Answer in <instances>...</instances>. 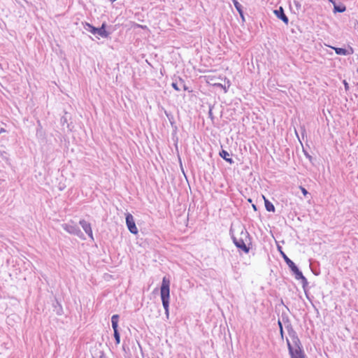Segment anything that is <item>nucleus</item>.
<instances>
[{
    "label": "nucleus",
    "instance_id": "1",
    "mask_svg": "<svg viewBox=\"0 0 358 358\" xmlns=\"http://www.w3.org/2000/svg\"><path fill=\"white\" fill-rule=\"evenodd\" d=\"M287 343L291 358H306L300 340L294 333L289 335Z\"/></svg>",
    "mask_w": 358,
    "mask_h": 358
},
{
    "label": "nucleus",
    "instance_id": "2",
    "mask_svg": "<svg viewBox=\"0 0 358 358\" xmlns=\"http://www.w3.org/2000/svg\"><path fill=\"white\" fill-rule=\"evenodd\" d=\"M170 280L166 277H164L160 288V295L165 313L169 317V299H170Z\"/></svg>",
    "mask_w": 358,
    "mask_h": 358
},
{
    "label": "nucleus",
    "instance_id": "3",
    "mask_svg": "<svg viewBox=\"0 0 358 358\" xmlns=\"http://www.w3.org/2000/svg\"><path fill=\"white\" fill-rule=\"evenodd\" d=\"M233 239L237 248L241 249L245 252H248L249 251V248L247 247L248 236L246 231H242L240 237L234 236Z\"/></svg>",
    "mask_w": 358,
    "mask_h": 358
},
{
    "label": "nucleus",
    "instance_id": "4",
    "mask_svg": "<svg viewBox=\"0 0 358 358\" xmlns=\"http://www.w3.org/2000/svg\"><path fill=\"white\" fill-rule=\"evenodd\" d=\"M282 255L285 262L290 268L292 271L295 274L296 278L306 280L305 277L303 275L302 272L299 270L295 264L291 259H289L284 253H282Z\"/></svg>",
    "mask_w": 358,
    "mask_h": 358
},
{
    "label": "nucleus",
    "instance_id": "5",
    "mask_svg": "<svg viewBox=\"0 0 358 358\" xmlns=\"http://www.w3.org/2000/svg\"><path fill=\"white\" fill-rule=\"evenodd\" d=\"M126 224L129 231L133 234H137L138 231L136 226L134 218L130 213L126 214Z\"/></svg>",
    "mask_w": 358,
    "mask_h": 358
},
{
    "label": "nucleus",
    "instance_id": "6",
    "mask_svg": "<svg viewBox=\"0 0 358 358\" xmlns=\"http://www.w3.org/2000/svg\"><path fill=\"white\" fill-rule=\"evenodd\" d=\"M119 316L117 315H113L111 318L112 327L114 330V337L115 338L116 344L118 345L120 343V336L117 330Z\"/></svg>",
    "mask_w": 358,
    "mask_h": 358
},
{
    "label": "nucleus",
    "instance_id": "7",
    "mask_svg": "<svg viewBox=\"0 0 358 358\" xmlns=\"http://www.w3.org/2000/svg\"><path fill=\"white\" fill-rule=\"evenodd\" d=\"M80 224L82 226L84 231L89 235V236L93 238L92 231L90 224L87 221L83 220L80 221Z\"/></svg>",
    "mask_w": 358,
    "mask_h": 358
},
{
    "label": "nucleus",
    "instance_id": "8",
    "mask_svg": "<svg viewBox=\"0 0 358 358\" xmlns=\"http://www.w3.org/2000/svg\"><path fill=\"white\" fill-rule=\"evenodd\" d=\"M262 199L264 201L265 208L267 211L268 212H274L275 211V207L273 205L272 203H271L266 197L265 196L262 195Z\"/></svg>",
    "mask_w": 358,
    "mask_h": 358
},
{
    "label": "nucleus",
    "instance_id": "9",
    "mask_svg": "<svg viewBox=\"0 0 358 358\" xmlns=\"http://www.w3.org/2000/svg\"><path fill=\"white\" fill-rule=\"evenodd\" d=\"M334 49L337 55H346L353 53V50L352 48H350V52L348 51L346 49L341 48H334Z\"/></svg>",
    "mask_w": 358,
    "mask_h": 358
},
{
    "label": "nucleus",
    "instance_id": "10",
    "mask_svg": "<svg viewBox=\"0 0 358 358\" xmlns=\"http://www.w3.org/2000/svg\"><path fill=\"white\" fill-rule=\"evenodd\" d=\"M220 155L221 157H222L224 160H226L227 162H229L230 164H232L233 163V160L231 158L229 157V154L227 151L224 150H222L220 152Z\"/></svg>",
    "mask_w": 358,
    "mask_h": 358
},
{
    "label": "nucleus",
    "instance_id": "11",
    "mask_svg": "<svg viewBox=\"0 0 358 358\" xmlns=\"http://www.w3.org/2000/svg\"><path fill=\"white\" fill-rule=\"evenodd\" d=\"M97 34L102 37H108V33L106 30V24L103 23L100 28H98Z\"/></svg>",
    "mask_w": 358,
    "mask_h": 358
},
{
    "label": "nucleus",
    "instance_id": "12",
    "mask_svg": "<svg viewBox=\"0 0 358 358\" xmlns=\"http://www.w3.org/2000/svg\"><path fill=\"white\" fill-rule=\"evenodd\" d=\"M230 81L229 80H227V86L223 85L220 83H213V86H217L221 87L224 90V93H227L228 92V89L230 87Z\"/></svg>",
    "mask_w": 358,
    "mask_h": 358
},
{
    "label": "nucleus",
    "instance_id": "13",
    "mask_svg": "<svg viewBox=\"0 0 358 358\" xmlns=\"http://www.w3.org/2000/svg\"><path fill=\"white\" fill-rule=\"evenodd\" d=\"M204 78L207 83L213 85L215 77L212 76H204Z\"/></svg>",
    "mask_w": 358,
    "mask_h": 358
},
{
    "label": "nucleus",
    "instance_id": "14",
    "mask_svg": "<svg viewBox=\"0 0 358 358\" xmlns=\"http://www.w3.org/2000/svg\"><path fill=\"white\" fill-rule=\"evenodd\" d=\"M280 13H281V14H280V17L282 20V21H283V22H285V23H287V22H288V18H287V17L284 14V13H283V10H282V8L281 7L280 8Z\"/></svg>",
    "mask_w": 358,
    "mask_h": 358
},
{
    "label": "nucleus",
    "instance_id": "15",
    "mask_svg": "<svg viewBox=\"0 0 358 358\" xmlns=\"http://www.w3.org/2000/svg\"><path fill=\"white\" fill-rule=\"evenodd\" d=\"M345 10V6H337L336 5H334V11L335 12H339V13H343Z\"/></svg>",
    "mask_w": 358,
    "mask_h": 358
},
{
    "label": "nucleus",
    "instance_id": "16",
    "mask_svg": "<svg viewBox=\"0 0 358 358\" xmlns=\"http://www.w3.org/2000/svg\"><path fill=\"white\" fill-rule=\"evenodd\" d=\"M87 26L90 28V32L93 34H95L97 33L98 28H95L94 27L90 25V24H87Z\"/></svg>",
    "mask_w": 358,
    "mask_h": 358
},
{
    "label": "nucleus",
    "instance_id": "17",
    "mask_svg": "<svg viewBox=\"0 0 358 358\" xmlns=\"http://www.w3.org/2000/svg\"><path fill=\"white\" fill-rule=\"evenodd\" d=\"M300 189L301 190V192L304 196H306L308 194V191L304 187L301 186Z\"/></svg>",
    "mask_w": 358,
    "mask_h": 358
},
{
    "label": "nucleus",
    "instance_id": "18",
    "mask_svg": "<svg viewBox=\"0 0 358 358\" xmlns=\"http://www.w3.org/2000/svg\"><path fill=\"white\" fill-rule=\"evenodd\" d=\"M172 87L177 91L180 90V88L178 87V85L176 83H172Z\"/></svg>",
    "mask_w": 358,
    "mask_h": 358
},
{
    "label": "nucleus",
    "instance_id": "19",
    "mask_svg": "<svg viewBox=\"0 0 358 358\" xmlns=\"http://www.w3.org/2000/svg\"><path fill=\"white\" fill-rule=\"evenodd\" d=\"M234 5H235L236 8H237V10H238L240 13H241V9L239 8V4H238V2H235V3H234Z\"/></svg>",
    "mask_w": 358,
    "mask_h": 358
},
{
    "label": "nucleus",
    "instance_id": "20",
    "mask_svg": "<svg viewBox=\"0 0 358 358\" xmlns=\"http://www.w3.org/2000/svg\"><path fill=\"white\" fill-rule=\"evenodd\" d=\"M4 132H6V129H3V128H1V129H0V133H4Z\"/></svg>",
    "mask_w": 358,
    "mask_h": 358
},
{
    "label": "nucleus",
    "instance_id": "21",
    "mask_svg": "<svg viewBox=\"0 0 358 358\" xmlns=\"http://www.w3.org/2000/svg\"><path fill=\"white\" fill-rule=\"evenodd\" d=\"M252 207L255 210H257L255 205H252Z\"/></svg>",
    "mask_w": 358,
    "mask_h": 358
},
{
    "label": "nucleus",
    "instance_id": "22",
    "mask_svg": "<svg viewBox=\"0 0 358 358\" xmlns=\"http://www.w3.org/2000/svg\"><path fill=\"white\" fill-rule=\"evenodd\" d=\"M180 81L181 83H184V81H183L182 79H180Z\"/></svg>",
    "mask_w": 358,
    "mask_h": 358
},
{
    "label": "nucleus",
    "instance_id": "23",
    "mask_svg": "<svg viewBox=\"0 0 358 358\" xmlns=\"http://www.w3.org/2000/svg\"><path fill=\"white\" fill-rule=\"evenodd\" d=\"M184 90H187V87H185V85H184Z\"/></svg>",
    "mask_w": 358,
    "mask_h": 358
},
{
    "label": "nucleus",
    "instance_id": "24",
    "mask_svg": "<svg viewBox=\"0 0 358 358\" xmlns=\"http://www.w3.org/2000/svg\"><path fill=\"white\" fill-rule=\"evenodd\" d=\"M275 13H276L277 15L278 14V10H275Z\"/></svg>",
    "mask_w": 358,
    "mask_h": 358
},
{
    "label": "nucleus",
    "instance_id": "25",
    "mask_svg": "<svg viewBox=\"0 0 358 358\" xmlns=\"http://www.w3.org/2000/svg\"><path fill=\"white\" fill-rule=\"evenodd\" d=\"M357 72H358V68H357Z\"/></svg>",
    "mask_w": 358,
    "mask_h": 358
}]
</instances>
